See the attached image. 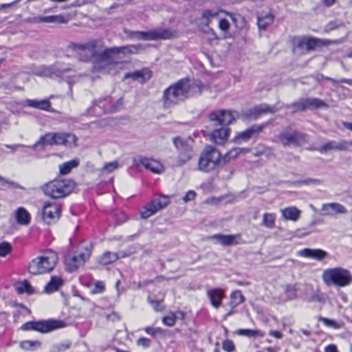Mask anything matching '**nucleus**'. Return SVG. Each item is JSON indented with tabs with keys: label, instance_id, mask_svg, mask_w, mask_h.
Returning a JSON list of instances; mask_svg holds the SVG:
<instances>
[{
	"label": "nucleus",
	"instance_id": "nucleus-60",
	"mask_svg": "<svg viewBox=\"0 0 352 352\" xmlns=\"http://www.w3.org/2000/svg\"><path fill=\"white\" fill-rule=\"evenodd\" d=\"M269 334L271 336H273L276 338H278V339H280L283 338V333L278 331H274V330H271L270 332H269Z\"/></svg>",
	"mask_w": 352,
	"mask_h": 352
},
{
	"label": "nucleus",
	"instance_id": "nucleus-46",
	"mask_svg": "<svg viewBox=\"0 0 352 352\" xmlns=\"http://www.w3.org/2000/svg\"><path fill=\"white\" fill-rule=\"evenodd\" d=\"M219 28L224 32V38L228 37V30L230 28V24L227 19H220L219 21Z\"/></svg>",
	"mask_w": 352,
	"mask_h": 352
},
{
	"label": "nucleus",
	"instance_id": "nucleus-43",
	"mask_svg": "<svg viewBox=\"0 0 352 352\" xmlns=\"http://www.w3.org/2000/svg\"><path fill=\"white\" fill-rule=\"evenodd\" d=\"M17 291L19 294L25 292L28 294H32L34 293V287L27 280H24L21 285L17 287Z\"/></svg>",
	"mask_w": 352,
	"mask_h": 352
},
{
	"label": "nucleus",
	"instance_id": "nucleus-31",
	"mask_svg": "<svg viewBox=\"0 0 352 352\" xmlns=\"http://www.w3.org/2000/svg\"><path fill=\"white\" fill-rule=\"evenodd\" d=\"M245 300V296L243 295L242 292L240 290H235L232 292L230 294V301L229 302V306L231 309H234Z\"/></svg>",
	"mask_w": 352,
	"mask_h": 352
},
{
	"label": "nucleus",
	"instance_id": "nucleus-22",
	"mask_svg": "<svg viewBox=\"0 0 352 352\" xmlns=\"http://www.w3.org/2000/svg\"><path fill=\"white\" fill-rule=\"evenodd\" d=\"M152 76V72L146 69H142L133 72H128L125 74V78H132L134 80H137L140 83H144L148 80Z\"/></svg>",
	"mask_w": 352,
	"mask_h": 352
},
{
	"label": "nucleus",
	"instance_id": "nucleus-2",
	"mask_svg": "<svg viewBox=\"0 0 352 352\" xmlns=\"http://www.w3.org/2000/svg\"><path fill=\"white\" fill-rule=\"evenodd\" d=\"M203 85L199 81L182 79L166 89L163 94L164 106L170 107L191 96L200 95Z\"/></svg>",
	"mask_w": 352,
	"mask_h": 352
},
{
	"label": "nucleus",
	"instance_id": "nucleus-47",
	"mask_svg": "<svg viewBox=\"0 0 352 352\" xmlns=\"http://www.w3.org/2000/svg\"><path fill=\"white\" fill-rule=\"evenodd\" d=\"M176 319V316L173 313H170L162 318V322L168 327H173L175 324Z\"/></svg>",
	"mask_w": 352,
	"mask_h": 352
},
{
	"label": "nucleus",
	"instance_id": "nucleus-41",
	"mask_svg": "<svg viewBox=\"0 0 352 352\" xmlns=\"http://www.w3.org/2000/svg\"><path fill=\"white\" fill-rule=\"evenodd\" d=\"M305 98H300L298 101L292 103L290 105H287V108H293L294 110L292 111L293 113L297 112V111H302L306 110V104H305Z\"/></svg>",
	"mask_w": 352,
	"mask_h": 352
},
{
	"label": "nucleus",
	"instance_id": "nucleus-64",
	"mask_svg": "<svg viewBox=\"0 0 352 352\" xmlns=\"http://www.w3.org/2000/svg\"><path fill=\"white\" fill-rule=\"evenodd\" d=\"M338 82L341 83H346L352 86V79L342 78Z\"/></svg>",
	"mask_w": 352,
	"mask_h": 352
},
{
	"label": "nucleus",
	"instance_id": "nucleus-44",
	"mask_svg": "<svg viewBox=\"0 0 352 352\" xmlns=\"http://www.w3.org/2000/svg\"><path fill=\"white\" fill-rule=\"evenodd\" d=\"M72 346V342L65 340L62 342L57 343L53 346L54 352H61L65 351L70 348Z\"/></svg>",
	"mask_w": 352,
	"mask_h": 352
},
{
	"label": "nucleus",
	"instance_id": "nucleus-40",
	"mask_svg": "<svg viewBox=\"0 0 352 352\" xmlns=\"http://www.w3.org/2000/svg\"><path fill=\"white\" fill-rule=\"evenodd\" d=\"M275 220L276 214L274 213H265L263 216V224L268 228H274Z\"/></svg>",
	"mask_w": 352,
	"mask_h": 352
},
{
	"label": "nucleus",
	"instance_id": "nucleus-16",
	"mask_svg": "<svg viewBox=\"0 0 352 352\" xmlns=\"http://www.w3.org/2000/svg\"><path fill=\"white\" fill-rule=\"evenodd\" d=\"M60 206L55 202H45L42 208L43 220L47 224L56 222L60 216Z\"/></svg>",
	"mask_w": 352,
	"mask_h": 352
},
{
	"label": "nucleus",
	"instance_id": "nucleus-25",
	"mask_svg": "<svg viewBox=\"0 0 352 352\" xmlns=\"http://www.w3.org/2000/svg\"><path fill=\"white\" fill-rule=\"evenodd\" d=\"M230 129L228 127L221 126V128L214 130L211 135V140L216 144H222L228 139Z\"/></svg>",
	"mask_w": 352,
	"mask_h": 352
},
{
	"label": "nucleus",
	"instance_id": "nucleus-3",
	"mask_svg": "<svg viewBox=\"0 0 352 352\" xmlns=\"http://www.w3.org/2000/svg\"><path fill=\"white\" fill-rule=\"evenodd\" d=\"M58 257L52 250H47L41 256L32 259L28 265L30 274L38 275L52 272L58 263Z\"/></svg>",
	"mask_w": 352,
	"mask_h": 352
},
{
	"label": "nucleus",
	"instance_id": "nucleus-49",
	"mask_svg": "<svg viewBox=\"0 0 352 352\" xmlns=\"http://www.w3.org/2000/svg\"><path fill=\"white\" fill-rule=\"evenodd\" d=\"M12 246L8 242L0 243V256H5L11 252Z\"/></svg>",
	"mask_w": 352,
	"mask_h": 352
},
{
	"label": "nucleus",
	"instance_id": "nucleus-28",
	"mask_svg": "<svg viewBox=\"0 0 352 352\" xmlns=\"http://www.w3.org/2000/svg\"><path fill=\"white\" fill-rule=\"evenodd\" d=\"M280 108L276 107H271L267 104H261L256 106L250 110L251 116L255 118L265 113H273L279 110Z\"/></svg>",
	"mask_w": 352,
	"mask_h": 352
},
{
	"label": "nucleus",
	"instance_id": "nucleus-24",
	"mask_svg": "<svg viewBox=\"0 0 352 352\" xmlns=\"http://www.w3.org/2000/svg\"><path fill=\"white\" fill-rule=\"evenodd\" d=\"M322 210L324 215H333L336 214H346L347 210L339 203L324 204L322 206Z\"/></svg>",
	"mask_w": 352,
	"mask_h": 352
},
{
	"label": "nucleus",
	"instance_id": "nucleus-57",
	"mask_svg": "<svg viewBox=\"0 0 352 352\" xmlns=\"http://www.w3.org/2000/svg\"><path fill=\"white\" fill-rule=\"evenodd\" d=\"M324 352H339L336 344H331L325 346Z\"/></svg>",
	"mask_w": 352,
	"mask_h": 352
},
{
	"label": "nucleus",
	"instance_id": "nucleus-6",
	"mask_svg": "<svg viewBox=\"0 0 352 352\" xmlns=\"http://www.w3.org/2000/svg\"><path fill=\"white\" fill-rule=\"evenodd\" d=\"M77 138L69 133H47L41 136L39 140L32 146L36 150L40 145H64L67 147H72L76 145Z\"/></svg>",
	"mask_w": 352,
	"mask_h": 352
},
{
	"label": "nucleus",
	"instance_id": "nucleus-32",
	"mask_svg": "<svg viewBox=\"0 0 352 352\" xmlns=\"http://www.w3.org/2000/svg\"><path fill=\"white\" fill-rule=\"evenodd\" d=\"M305 99L306 109L327 108L328 104L323 100L316 98H307Z\"/></svg>",
	"mask_w": 352,
	"mask_h": 352
},
{
	"label": "nucleus",
	"instance_id": "nucleus-15",
	"mask_svg": "<svg viewBox=\"0 0 352 352\" xmlns=\"http://www.w3.org/2000/svg\"><path fill=\"white\" fill-rule=\"evenodd\" d=\"M236 114V111L219 110L211 112L208 115V118L212 125L227 127L228 124H232L235 120V116Z\"/></svg>",
	"mask_w": 352,
	"mask_h": 352
},
{
	"label": "nucleus",
	"instance_id": "nucleus-55",
	"mask_svg": "<svg viewBox=\"0 0 352 352\" xmlns=\"http://www.w3.org/2000/svg\"><path fill=\"white\" fill-rule=\"evenodd\" d=\"M196 193L192 190H189L185 196L183 197V200L185 203L192 201L195 199Z\"/></svg>",
	"mask_w": 352,
	"mask_h": 352
},
{
	"label": "nucleus",
	"instance_id": "nucleus-23",
	"mask_svg": "<svg viewBox=\"0 0 352 352\" xmlns=\"http://www.w3.org/2000/svg\"><path fill=\"white\" fill-rule=\"evenodd\" d=\"M207 296L212 307L217 309L222 304V300L224 298V291L220 288L212 289L207 292Z\"/></svg>",
	"mask_w": 352,
	"mask_h": 352
},
{
	"label": "nucleus",
	"instance_id": "nucleus-4",
	"mask_svg": "<svg viewBox=\"0 0 352 352\" xmlns=\"http://www.w3.org/2000/svg\"><path fill=\"white\" fill-rule=\"evenodd\" d=\"M322 279L327 286L344 287L352 283V274L345 268L337 267L323 271Z\"/></svg>",
	"mask_w": 352,
	"mask_h": 352
},
{
	"label": "nucleus",
	"instance_id": "nucleus-52",
	"mask_svg": "<svg viewBox=\"0 0 352 352\" xmlns=\"http://www.w3.org/2000/svg\"><path fill=\"white\" fill-rule=\"evenodd\" d=\"M223 349L226 352H234L235 350V346L232 340H226L223 342L222 344Z\"/></svg>",
	"mask_w": 352,
	"mask_h": 352
},
{
	"label": "nucleus",
	"instance_id": "nucleus-63",
	"mask_svg": "<svg viewBox=\"0 0 352 352\" xmlns=\"http://www.w3.org/2000/svg\"><path fill=\"white\" fill-rule=\"evenodd\" d=\"M109 320L116 321L120 319V316L116 313H112L107 316Z\"/></svg>",
	"mask_w": 352,
	"mask_h": 352
},
{
	"label": "nucleus",
	"instance_id": "nucleus-58",
	"mask_svg": "<svg viewBox=\"0 0 352 352\" xmlns=\"http://www.w3.org/2000/svg\"><path fill=\"white\" fill-rule=\"evenodd\" d=\"M298 183L303 184H320V181L316 179H309L307 180H302V181L298 182Z\"/></svg>",
	"mask_w": 352,
	"mask_h": 352
},
{
	"label": "nucleus",
	"instance_id": "nucleus-61",
	"mask_svg": "<svg viewBox=\"0 0 352 352\" xmlns=\"http://www.w3.org/2000/svg\"><path fill=\"white\" fill-rule=\"evenodd\" d=\"M145 331L151 335V336H155L157 332H158V329H155L153 327H147L144 329Z\"/></svg>",
	"mask_w": 352,
	"mask_h": 352
},
{
	"label": "nucleus",
	"instance_id": "nucleus-8",
	"mask_svg": "<svg viewBox=\"0 0 352 352\" xmlns=\"http://www.w3.org/2000/svg\"><path fill=\"white\" fill-rule=\"evenodd\" d=\"M78 251V255H68L65 258V268L69 272L76 271L90 258L92 251L91 243L89 241H82L79 245Z\"/></svg>",
	"mask_w": 352,
	"mask_h": 352
},
{
	"label": "nucleus",
	"instance_id": "nucleus-26",
	"mask_svg": "<svg viewBox=\"0 0 352 352\" xmlns=\"http://www.w3.org/2000/svg\"><path fill=\"white\" fill-rule=\"evenodd\" d=\"M298 255L303 257L311 258L313 259L321 261L327 256V253L320 249L305 248L298 252Z\"/></svg>",
	"mask_w": 352,
	"mask_h": 352
},
{
	"label": "nucleus",
	"instance_id": "nucleus-7",
	"mask_svg": "<svg viewBox=\"0 0 352 352\" xmlns=\"http://www.w3.org/2000/svg\"><path fill=\"white\" fill-rule=\"evenodd\" d=\"M221 155L220 152L212 146H206L201 152L199 161V170L209 173L217 170L221 165Z\"/></svg>",
	"mask_w": 352,
	"mask_h": 352
},
{
	"label": "nucleus",
	"instance_id": "nucleus-34",
	"mask_svg": "<svg viewBox=\"0 0 352 352\" xmlns=\"http://www.w3.org/2000/svg\"><path fill=\"white\" fill-rule=\"evenodd\" d=\"M63 280L58 276H52L50 281L45 285V292L46 293H52L58 289L62 285Z\"/></svg>",
	"mask_w": 352,
	"mask_h": 352
},
{
	"label": "nucleus",
	"instance_id": "nucleus-54",
	"mask_svg": "<svg viewBox=\"0 0 352 352\" xmlns=\"http://www.w3.org/2000/svg\"><path fill=\"white\" fill-rule=\"evenodd\" d=\"M137 344L138 346H141L144 348H148L151 344V340L146 338H140L138 340Z\"/></svg>",
	"mask_w": 352,
	"mask_h": 352
},
{
	"label": "nucleus",
	"instance_id": "nucleus-9",
	"mask_svg": "<svg viewBox=\"0 0 352 352\" xmlns=\"http://www.w3.org/2000/svg\"><path fill=\"white\" fill-rule=\"evenodd\" d=\"M173 143L178 153L177 163L183 166L190 160L195 155L194 140L190 138L177 136L173 138Z\"/></svg>",
	"mask_w": 352,
	"mask_h": 352
},
{
	"label": "nucleus",
	"instance_id": "nucleus-36",
	"mask_svg": "<svg viewBox=\"0 0 352 352\" xmlns=\"http://www.w3.org/2000/svg\"><path fill=\"white\" fill-rule=\"evenodd\" d=\"M274 21V16L272 14H267L264 16H258L257 18V25L259 29L265 30L266 28Z\"/></svg>",
	"mask_w": 352,
	"mask_h": 352
},
{
	"label": "nucleus",
	"instance_id": "nucleus-19",
	"mask_svg": "<svg viewBox=\"0 0 352 352\" xmlns=\"http://www.w3.org/2000/svg\"><path fill=\"white\" fill-rule=\"evenodd\" d=\"M263 128L262 125H253L243 131L237 133L234 141L237 144L246 142L250 139L257 137Z\"/></svg>",
	"mask_w": 352,
	"mask_h": 352
},
{
	"label": "nucleus",
	"instance_id": "nucleus-13",
	"mask_svg": "<svg viewBox=\"0 0 352 352\" xmlns=\"http://www.w3.org/2000/svg\"><path fill=\"white\" fill-rule=\"evenodd\" d=\"M130 36L135 38L138 40L144 41H157L160 39H168L173 36L171 32L168 29H157L148 32H131Z\"/></svg>",
	"mask_w": 352,
	"mask_h": 352
},
{
	"label": "nucleus",
	"instance_id": "nucleus-37",
	"mask_svg": "<svg viewBox=\"0 0 352 352\" xmlns=\"http://www.w3.org/2000/svg\"><path fill=\"white\" fill-rule=\"evenodd\" d=\"M79 162L77 160H72L71 161L64 162L59 165V170L62 175L68 174L72 169L77 167Z\"/></svg>",
	"mask_w": 352,
	"mask_h": 352
},
{
	"label": "nucleus",
	"instance_id": "nucleus-51",
	"mask_svg": "<svg viewBox=\"0 0 352 352\" xmlns=\"http://www.w3.org/2000/svg\"><path fill=\"white\" fill-rule=\"evenodd\" d=\"M249 151L250 150L248 148H234L228 153V156L230 158H234L242 152L248 153Z\"/></svg>",
	"mask_w": 352,
	"mask_h": 352
},
{
	"label": "nucleus",
	"instance_id": "nucleus-48",
	"mask_svg": "<svg viewBox=\"0 0 352 352\" xmlns=\"http://www.w3.org/2000/svg\"><path fill=\"white\" fill-rule=\"evenodd\" d=\"M105 285L104 282L96 281L92 286L91 292L94 294H101L104 291Z\"/></svg>",
	"mask_w": 352,
	"mask_h": 352
},
{
	"label": "nucleus",
	"instance_id": "nucleus-17",
	"mask_svg": "<svg viewBox=\"0 0 352 352\" xmlns=\"http://www.w3.org/2000/svg\"><path fill=\"white\" fill-rule=\"evenodd\" d=\"M220 12H223L226 15L229 16L232 19V22L235 24V25L238 26V21L241 20L243 21V17L239 14H233L231 12H228L226 11L222 10H204L201 13V19L202 20L204 24L209 27L212 20L213 19L217 18Z\"/></svg>",
	"mask_w": 352,
	"mask_h": 352
},
{
	"label": "nucleus",
	"instance_id": "nucleus-30",
	"mask_svg": "<svg viewBox=\"0 0 352 352\" xmlns=\"http://www.w3.org/2000/svg\"><path fill=\"white\" fill-rule=\"evenodd\" d=\"M36 23H66L68 19L61 14L52 15L46 16H38L34 19Z\"/></svg>",
	"mask_w": 352,
	"mask_h": 352
},
{
	"label": "nucleus",
	"instance_id": "nucleus-33",
	"mask_svg": "<svg viewBox=\"0 0 352 352\" xmlns=\"http://www.w3.org/2000/svg\"><path fill=\"white\" fill-rule=\"evenodd\" d=\"M16 221L22 225H27L30 220V214L24 208H19L16 210L15 213Z\"/></svg>",
	"mask_w": 352,
	"mask_h": 352
},
{
	"label": "nucleus",
	"instance_id": "nucleus-38",
	"mask_svg": "<svg viewBox=\"0 0 352 352\" xmlns=\"http://www.w3.org/2000/svg\"><path fill=\"white\" fill-rule=\"evenodd\" d=\"M236 333L239 336H246L248 338L263 337V333L259 330L241 329L237 330Z\"/></svg>",
	"mask_w": 352,
	"mask_h": 352
},
{
	"label": "nucleus",
	"instance_id": "nucleus-42",
	"mask_svg": "<svg viewBox=\"0 0 352 352\" xmlns=\"http://www.w3.org/2000/svg\"><path fill=\"white\" fill-rule=\"evenodd\" d=\"M320 321H321L324 325L331 327L334 329H339L342 327V323L337 322L336 320L329 319L327 318H320Z\"/></svg>",
	"mask_w": 352,
	"mask_h": 352
},
{
	"label": "nucleus",
	"instance_id": "nucleus-62",
	"mask_svg": "<svg viewBox=\"0 0 352 352\" xmlns=\"http://www.w3.org/2000/svg\"><path fill=\"white\" fill-rule=\"evenodd\" d=\"M322 300V298L318 294H314L311 297L309 298V302H321Z\"/></svg>",
	"mask_w": 352,
	"mask_h": 352
},
{
	"label": "nucleus",
	"instance_id": "nucleus-14",
	"mask_svg": "<svg viewBox=\"0 0 352 352\" xmlns=\"http://www.w3.org/2000/svg\"><path fill=\"white\" fill-rule=\"evenodd\" d=\"M169 204L170 199L168 196H160L144 206L140 212L141 217L142 219H148L157 211L166 208Z\"/></svg>",
	"mask_w": 352,
	"mask_h": 352
},
{
	"label": "nucleus",
	"instance_id": "nucleus-39",
	"mask_svg": "<svg viewBox=\"0 0 352 352\" xmlns=\"http://www.w3.org/2000/svg\"><path fill=\"white\" fill-rule=\"evenodd\" d=\"M20 346L24 350H36L41 346L38 340H24L20 343Z\"/></svg>",
	"mask_w": 352,
	"mask_h": 352
},
{
	"label": "nucleus",
	"instance_id": "nucleus-1",
	"mask_svg": "<svg viewBox=\"0 0 352 352\" xmlns=\"http://www.w3.org/2000/svg\"><path fill=\"white\" fill-rule=\"evenodd\" d=\"M69 48L76 53L80 60H92L94 70L108 74H115L116 67L122 63V60L126 56L138 52L136 45L105 48L100 39H91L82 43H72Z\"/></svg>",
	"mask_w": 352,
	"mask_h": 352
},
{
	"label": "nucleus",
	"instance_id": "nucleus-10",
	"mask_svg": "<svg viewBox=\"0 0 352 352\" xmlns=\"http://www.w3.org/2000/svg\"><path fill=\"white\" fill-rule=\"evenodd\" d=\"M66 326L64 321L58 320H47L39 321H30L23 324L21 329L23 331H35L46 333L54 330L63 328Z\"/></svg>",
	"mask_w": 352,
	"mask_h": 352
},
{
	"label": "nucleus",
	"instance_id": "nucleus-18",
	"mask_svg": "<svg viewBox=\"0 0 352 352\" xmlns=\"http://www.w3.org/2000/svg\"><path fill=\"white\" fill-rule=\"evenodd\" d=\"M133 162L135 165L141 164L145 168L155 174H162L164 171V166L159 161L151 158L139 156L137 159H134Z\"/></svg>",
	"mask_w": 352,
	"mask_h": 352
},
{
	"label": "nucleus",
	"instance_id": "nucleus-59",
	"mask_svg": "<svg viewBox=\"0 0 352 352\" xmlns=\"http://www.w3.org/2000/svg\"><path fill=\"white\" fill-rule=\"evenodd\" d=\"M123 104V100L122 98H120L117 101V104L115 107H112V109H111V111H118L120 110V109L121 108V107L122 106Z\"/></svg>",
	"mask_w": 352,
	"mask_h": 352
},
{
	"label": "nucleus",
	"instance_id": "nucleus-11",
	"mask_svg": "<svg viewBox=\"0 0 352 352\" xmlns=\"http://www.w3.org/2000/svg\"><path fill=\"white\" fill-rule=\"evenodd\" d=\"M278 140L284 146H299L307 142L305 134L291 128H287L280 133Z\"/></svg>",
	"mask_w": 352,
	"mask_h": 352
},
{
	"label": "nucleus",
	"instance_id": "nucleus-53",
	"mask_svg": "<svg viewBox=\"0 0 352 352\" xmlns=\"http://www.w3.org/2000/svg\"><path fill=\"white\" fill-rule=\"evenodd\" d=\"M118 167V162L116 161H113L111 162L106 163L104 165L103 169L108 173H111L112 171L116 170Z\"/></svg>",
	"mask_w": 352,
	"mask_h": 352
},
{
	"label": "nucleus",
	"instance_id": "nucleus-29",
	"mask_svg": "<svg viewBox=\"0 0 352 352\" xmlns=\"http://www.w3.org/2000/svg\"><path fill=\"white\" fill-rule=\"evenodd\" d=\"M280 212L283 219L293 221H296L301 214V211L295 206L285 208Z\"/></svg>",
	"mask_w": 352,
	"mask_h": 352
},
{
	"label": "nucleus",
	"instance_id": "nucleus-21",
	"mask_svg": "<svg viewBox=\"0 0 352 352\" xmlns=\"http://www.w3.org/2000/svg\"><path fill=\"white\" fill-rule=\"evenodd\" d=\"M350 146H352V142L345 140L330 141L324 144L318 151L321 153H326L331 151H346Z\"/></svg>",
	"mask_w": 352,
	"mask_h": 352
},
{
	"label": "nucleus",
	"instance_id": "nucleus-20",
	"mask_svg": "<svg viewBox=\"0 0 352 352\" xmlns=\"http://www.w3.org/2000/svg\"><path fill=\"white\" fill-rule=\"evenodd\" d=\"M210 239L216 240L217 243L223 246L239 245L242 242L241 236L239 234L228 235L217 234L210 236Z\"/></svg>",
	"mask_w": 352,
	"mask_h": 352
},
{
	"label": "nucleus",
	"instance_id": "nucleus-12",
	"mask_svg": "<svg viewBox=\"0 0 352 352\" xmlns=\"http://www.w3.org/2000/svg\"><path fill=\"white\" fill-rule=\"evenodd\" d=\"M319 42V39L314 38L296 36L292 40L293 50L297 54H305L314 50Z\"/></svg>",
	"mask_w": 352,
	"mask_h": 352
},
{
	"label": "nucleus",
	"instance_id": "nucleus-50",
	"mask_svg": "<svg viewBox=\"0 0 352 352\" xmlns=\"http://www.w3.org/2000/svg\"><path fill=\"white\" fill-rule=\"evenodd\" d=\"M54 74V69L53 67L43 66L38 72V75L45 76H51Z\"/></svg>",
	"mask_w": 352,
	"mask_h": 352
},
{
	"label": "nucleus",
	"instance_id": "nucleus-5",
	"mask_svg": "<svg viewBox=\"0 0 352 352\" xmlns=\"http://www.w3.org/2000/svg\"><path fill=\"white\" fill-rule=\"evenodd\" d=\"M76 184L70 179H54L42 186V190L52 199H60L69 195L74 189Z\"/></svg>",
	"mask_w": 352,
	"mask_h": 352
},
{
	"label": "nucleus",
	"instance_id": "nucleus-45",
	"mask_svg": "<svg viewBox=\"0 0 352 352\" xmlns=\"http://www.w3.org/2000/svg\"><path fill=\"white\" fill-rule=\"evenodd\" d=\"M285 292L287 300H293L297 297V289L295 285H287Z\"/></svg>",
	"mask_w": 352,
	"mask_h": 352
},
{
	"label": "nucleus",
	"instance_id": "nucleus-27",
	"mask_svg": "<svg viewBox=\"0 0 352 352\" xmlns=\"http://www.w3.org/2000/svg\"><path fill=\"white\" fill-rule=\"evenodd\" d=\"M25 104L28 107L35 108L40 110L47 111L53 112L54 109L51 107V103L48 100H32L27 99L25 101Z\"/></svg>",
	"mask_w": 352,
	"mask_h": 352
},
{
	"label": "nucleus",
	"instance_id": "nucleus-56",
	"mask_svg": "<svg viewBox=\"0 0 352 352\" xmlns=\"http://www.w3.org/2000/svg\"><path fill=\"white\" fill-rule=\"evenodd\" d=\"M21 0H15L12 3L0 4V11L4 10L7 8H13L16 3L20 2Z\"/></svg>",
	"mask_w": 352,
	"mask_h": 352
},
{
	"label": "nucleus",
	"instance_id": "nucleus-35",
	"mask_svg": "<svg viewBox=\"0 0 352 352\" xmlns=\"http://www.w3.org/2000/svg\"><path fill=\"white\" fill-rule=\"evenodd\" d=\"M118 258L119 255L118 253L106 252L99 257L98 262L103 265H107L115 262Z\"/></svg>",
	"mask_w": 352,
	"mask_h": 352
}]
</instances>
